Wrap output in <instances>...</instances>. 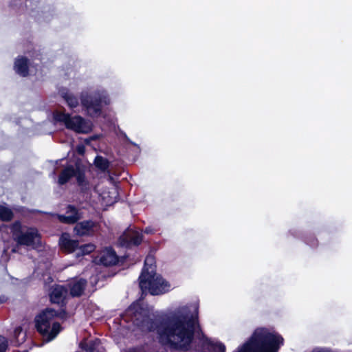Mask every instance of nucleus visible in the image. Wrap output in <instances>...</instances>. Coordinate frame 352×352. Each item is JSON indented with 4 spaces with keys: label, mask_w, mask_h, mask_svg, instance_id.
I'll return each mask as SVG.
<instances>
[{
    "label": "nucleus",
    "mask_w": 352,
    "mask_h": 352,
    "mask_svg": "<svg viewBox=\"0 0 352 352\" xmlns=\"http://www.w3.org/2000/svg\"><path fill=\"white\" fill-rule=\"evenodd\" d=\"M145 232H146V233H148H148H151V229H149V228H146L145 229Z\"/></svg>",
    "instance_id": "obj_29"
},
{
    "label": "nucleus",
    "mask_w": 352,
    "mask_h": 352,
    "mask_svg": "<svg viewBox=\"0 0 352 352\" xmlns=\"http://www.w3.org/2000/svg\"><path fill=\"white\" fill-rule=\"evenodd\" d=\"M56 315L54 310L46 309L35 319L36 329L46 342L54 340L62 329L60 324L54 320Z\"/></svg>",
    "instance_id": "obj_2"
},
{
    "label": "nucleus",
    "mask_w": 352,
    "mask_h": 352,
    "mask_svg": "<svg viewBox=\"0 0 352 352\" xmlns=\"http://www.w3.org/2000/svg\"><path fill=\"white\" fill-rule=\"evenodd\" d=\"M154 263L155 259L153 256H146L144 261V267L141 274H144L145 272V274H146V276L155 274V266Z\"/></svg>",
    "instance_id": "obj_19"
},
{
    "label": "nucleus",
    "mask_w": 352,
    "mask_h": 352,
    "mask_svg": "<svg viewBox=\"0 0 352 352\" xmlns=\"http://www.w3.org/2000/svg\"><path fill=\"white\" fill-rule=\"evenodd\" d=\"M67 294V291L63 286L54 285L50 294V300L52 303L60 304L63 302Z\"/></svg>",
    "instance_id": "obj_12"
},
{
    "label": "nucleus",
    "mask_w": 352,
    "mask_h": 352,
    "mask_svg": "<svg viewBox=\"0 0 352 352\" xmlns=\"http://www.w3.org/2000/svg\"><path fill=\"white\" fill-rule=\"evenodd\" d=\"M54 120L64 123L67 129L78 133H87L92 129V124L79 116L71 117L67 113L56 111L54 113Z\"/></svg>",
    "instance_id": "obj_6"
},
{
    "label": "nucleus",
    "mask_w": 352,
    "mask_h": 352,
    "mask_svg": "<svg viewBox=\"0 0 352 352\" xmlns=\"http://www.w3.org/2000/svg\"><path fill=\"white\" fill-rule=\"evenodd\" d=\"M118 261L116 252L111 248L103 250L98 256L97 262L105 266L114 265Z\"/></svg>",
    "instance_id": "obj_9"
},
{
    "label": "nucleus",
    "mask_w": 352,
    "mask_h": 352,
    "mask_svg": "<svg viewBox=\"0 0 352 352\" xmlns=\"http://www.w3.org/2000/svg\"><path fill=\"white\" fill-rule=\"evenodd\" d=\"M100 195L106 205H111L116 201L118 192L116 188L113 186L108 191H103Z\"/></svg>",
    "instance_id": "obj_18"
},
{
    "label": "nucleus",
    "mask_w": 352,
    "mask_h": 352,
    "mask_svg": "<svg viewBox=\"0 0 352 352\" xmlns=\"http://www.w3.org/2000/svg\"><path fill=\"white\" fill-rule=\"evenodd\" d=\"M14 241L18 245L37 248L41 245V236L37 229L21 225L19 221L10 227Z\"/></svg>",
    "instance_id": "obj_3"
},
{
    "label": "nucleus",
    "mask_w": 352,
    "mask_h": 352,
    "mask_svg": "<svg viewBox=\"0 0 352 352\" xmlns=\"http://www.w3.org/2000/svg\"><path fill=\"white\" fill-rule=\"evenodd\" d=\"M139 285L142 293L148 292L151 295H160L171 289L170 284L164 279L160 274H141L139 277Z\"/></svg>",
    "instance_id": "obj_5"
},
{
    "label": "nucleus",
    "mask_w": 352,
    "mask_h": 352,
    "mask_svg": "<svg viewBox=\"0 0 352 352\" xmlns=\"http://www.w3.org/2000/svg\"><path fill=\"white\" fill-rule=\"evenodd\" d=\"M94 250L95 245L91 243L85 244L80 247L78 246V248L76 249V258H79L82 256L89 254Z\"/></svg>",
    "instance_id": "obj_20"
},
{
    "label": "nucleus",
    "mask_w": 352,
    "mask_h": 352,
    "mask_svg": "<svg viewBox=\"0 0 352 352\" xmlns=\"http://www.w3.org/2000/svg\"><path fill=\"white\" fill-rule=\"evenodd\" d=\"M87 285L86 280L83 278L74 279L69 283L70 294L73 297L81 296Z\"/></svg>",
    "instance_id": "obj_14"
},
{
    "label": "nucleus",
    "mask_w": 352,
    "mask_h": 352,
    "mask_svg": "<svg viewBox=\"0 0 352 352\" xmlns=\"http://www.w3.org/2000/svg\"><path fill=\"white\" fill-rule=\"evenodd\" d=\"M12 217L13 212L11 209L4 205H0V219L2 221H10Z\"/></svg>",
    "instance_id": "obj_21"
},
{
    "label": "nucleus",
    "mask_w": 352,
    "mask_h": 352,
    "mask_svg": "<svg viewBox=\"0 0 352 352\" xmlns=\"http://www.w3.org/2000/svg\"><path fill=\"white\" fill-rule=\"evenodd\" d=\"M59 245L62 250L67 253L73 252L76 253L78 242L76 240L71 239L69 234L63 233L60 237Z\"/></svg>",
    "instance_id": "obj_10"
},
{
    "label": "nucleus",
    "mask_w": 352,
    "mask_h": 352,
    "mask_svg": "<svg viewBox=\"0 0 352 352\" xmlns=\"http://www.w3.org/2000/svg\"><path fill=\"white\" fill-rule=\"evenodd\" d=\"M94 164L97 168L102 171H105L109 167V162L101 156L96 157Z\"/></svg>",
    "instance_id": "obj_22"
},
{
    "label": "nucleus",
    "mask_w": 352,
    "mask_h": 352,
    "mask_svg": "<svg viewBox=\"0 0 352 352\" xmlns=\"http://www.w3.org/2000/svg\"><path fill=\"white\" fill-rule=\"evenodd\" d=\"M6 300V298L4 296L0 297V303L3 302Z\"/></svg>",
    "instance_id": "obj_28"
},
{
    "label": "nucleus",
    "mask_w": 352,
    "mask_h": 352,
    "mask_svg": "<svg viewBox=\"0 0 352 352\" xmlns=\"http://www.w3.org/2000/svg\"><path fill=\"white\" fill-rule=\"evenodd\" d=\"M74 176L76 177L78 184L82 190L85 192L90 189V184L85 179L84 173L72 166H69L61 172L58 177V184L60 185L65 184Z\"/></svg>",
    "instance_id": "obj_7"
},
{
    "label": "nucleus",
    "mask_w": 352,
    "mask_h": 352,
    "mask_svg": "<svg viewBox=\"0 0 352 352\" xmlns=\"http://www.w3.org/2000/svg\"><path fill=\"white\" fill-rule=\"evenodd\" d=\"M211 347L214 352H225L226 351L225 345L220 342L211 344Z\"/></svg>",
    "instance_id": "obj_23"
},
{
    "label": "nucleus",
    "mask_w": 352,
    "mask_h": 352,
    "mask_svg": "<svg viewBox=\"0 0 352 352\" xmlns=\"http://www.w3.org/2000/svg\"><path fill=\"white\" fill-rule=\"evenodd\" d=\"M122 320L132 322L142 332H156L159 342L164 345L186 350L198 326V305L192 303L181 306L160 321L148 308L137 302L126 310Z\"/></svg>",
    "instance_id": "obj_1"
},
{
    "label": "nucleus",
    "mask_w": 352,
    "mask_h": 352,
    "mask_svg": "<svg viewBox=\"0 0 352 352\" xmlns=\"http://www.w3.org/2000/svg\"><path fill=\"white\" fill-rule=\"evenodd\" d=\"M12 252H17V250H16V248H15L12 249Z\"/></svg>",
    "instance_id": "obj_30"
},
{
    "label": "nucleus",
    "mask_w": 352,
    "mask_h": 352,
    "mask_svg": "<svg viewBox=\"0 0 352 352\" xmlns=\"http://www.w3.org/2000/svg\"><path fill=\"white\" fill-rule=\"evenodd\" d=\"M59 94L70 108L72 109L78 106L79 102L78 98L67 89H62L59 91Z\"/></svg>",
    "instance_id": "obj_16"
},
{
    "label": "nucleus",
    "mask_w": 352,
    "mask_h": 352,
    "mask_svg": "<svg viewBox=\"0 0 352 352\" xmlns=\"http://www.w3.org/2000/svg\"><path fill=\"white\" fill-rule=\"evenodd\" d=\"M142 240V235L138 231L132 230L124 232L120 237V243L122 246H128L130 245H139Z\"/></svg>",
    "instance_id": "obj_8"
},
{
    "label": "nucleus",
    "mask_w": 352,
    "mask_h": 352,
    "mask_svg": "<svg viewBox=\"0 0 352 352\" xmlns=\"http://www.w3.org/2000/svg\"><path fill=\"white\" fill-rule=\"evenodd\" d=\"M80 346L85 352H100L102 349L98 339L85 340L80 342Z\"/></svg>",
    "instance_id": "obj_15"
},
{
    "label": "nucleus",
    "mask_w": 352,
    "mask_h": 352,
    "mask_svg": "<svg viewBox=\"0 0 352 352\" xmlns=\"http://www.w3.org/2000/svg\"><path fill=\"white\" fill-rule=\"evenodd\" d=\"M21 331V329L20 327L16 328L14 330L15 335H19Z\"/></svg>",
    "instance_id": "obj_27"
},
{
    "label": "nucleus",
    "mask_w": 352,
    "mask_h": 352,
    "mask_svg": "<svg viewBox=\"0 0 352 352\" xmlns=\"http://www.w3.org/2000/svg\"><path fill=\"white\" fill-rule=\"evenodd\" d=\"M57 217L60 222L65 223H74L81 217L76 208L72 206H67L65 214H58Z\"/></svg>",
    "instance_id": "obj_11"
},
{
    "label": "nucleus",
    "mask_w": 352,
    "mask_h": 352,
    "mask_svg": "<svg viewBox=\"0 0 352 352\" xmlns=\"http://www.w3.org/2000/svg\"><path fill=\"white\" fill-rule=\"evenodd\" d=\"M85 142H86V143H89V140L87 139V140H85Z\"/></svg>",
    "instance_id": "obj_31"
},
{
    "label": "nucleus",
    "mask_w": 352,
    "mask_h": 352,
    "mask_svg": "<svg viewBox=\"0 0 352 352\" xmlns=\"http://www.w3.org/2000/svg\"><path fill=\"white\" fill-rule=\"evenodd\" d=\"M109 103L110 98L104 89L97 90L91 95L85 91L81 94V104L91 117L99 116L102 106Z\"/></svg>",
    "instance_id": "obj_4"
},
{
    "label": "nucleus",
    "mask_w": 352,
    "mask_h": 352,
    "mask_svg": "<svg viewBox=\"0 0 352 352\" xmlns=\"http://www.w3.org/2000/svg\"><path fill=\"white\" fill-rule=\"evenodd\" d=\"M94 226V221H84L75 226L74 232L78 236L89 235L93 232Z\"/></svg>",
    "instance_id": "obj_13"
},
{
    "label": "nucleus",
    "mask_w": 352,
    "mask_h": 352,
    "mask_svg": "<svg viewBox=\"0 0 352 352\" xmlns=\"http://www.w3.org/2000/svg\"><path fill=\"white\" fill-rule=\"evenodd\" d=\"M8 346V341L5 337L0 336V352H4Z\"/></svg>",
    "instance_id": "obj_24"
},
{
    "label": "nucleus",
    "mask_w": 352,
    "mask_h": 352,
    "mask_svg": "<svg viewBox=\"0 0 352 352\" xmlns=\"http://www.w3.org/2000/svg\"><path fill=\"white\" fill-rule=\"evenodd\" d=\"M128 352H146L142 349H130Z\"/></svg>",
    "instance_id": "obj_26"
},
{
    "label": "nucleus",
    "mask_w": 352,
    "mask_h": 352,
    "mask_svg": "<svg viewBox=\"0 0 352 352\" xmlns=\"http://www.w3.org/2000/svg\"><path fill=\"white\" fill-rule=\"evenodd\" d=\"M76 150L79 154L82 155L85 152V146L82 144L78 145Z\"/></svg>",
    "instance_id": "obj_25"
},
{
    "label": "nucleus",
    "mask_w": 352,
    "mask_h": 352,
    "mask_svg": "<svg viewBox=\"0 0 352 352\" xmlns=\"http://www.w3.org/2000/svg\"><path fill=\"white\" fill-rule=\"evenodd\" d=\"M15 72L22 76H25L28 74V60L24 57L18 58L14 63Z\"/></svg>",
    "instance_id": "obj_17"
}]
</instances>
